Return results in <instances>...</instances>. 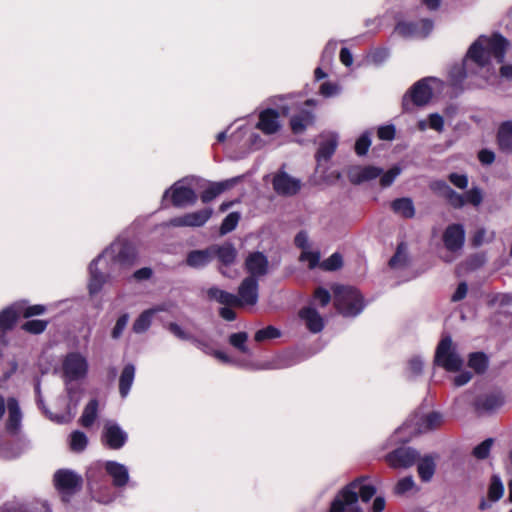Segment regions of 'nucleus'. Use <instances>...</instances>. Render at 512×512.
Listing matches in <instances>:
<instances>
[{
  "label": "nucleus",
  "instance_id": "nucleus-1",
  "mask_svg": "<svg viewBox=\"0 0 512 512\" xmlns=\"http://www.w3.org/2000/svg\"><path fill=\"white\" fill-rule=\"evenodd\" d=\"M509 42L500 34L479 36L469 47L461 64L454 65L449 78L454 86L470 76L488 79L495 73L492 60L503 63Z\"/></svg>",
  "mask_w": 512,
  "mask_h": 512
},
{
  "label": "nucleus",
  "instance_id": "nucleus-25",
  "mask_svg": "<svg viewBox=\"0 0 512 512\" xmlns=\"http://www.w3.org/2000/svg\"><path fill=\"white\" fill-rule=\"evenodd\" d=\"M313 123H314V115L306 109H302L298 114L294 115L290 120L291 130L295 134L303 133Z\"/></svg>",
  "mask_w": 512,
  "mask_h": 512
},
{
  "label": "nucleus",
  "instance_id": "nucleus-64",
  "mask_svg": "<svg viewBox=\"0 0 512 512\" xmlns=\"http://www.w3.org/2000/svg\"><path fill=\"white\" fill-rule=\"evenodd\" d=\"M295 245L302 250L310 248L308 234L305 231H300L295 236Z\"/></svg>",
  "mask_w": 512,
  "mask_h": 512
},
{
  "label": "nucleus",
  "instance_id": "nucleus-44",
  "mask_svg": "<svg viewBox=\"0 0 512 512\" xmlns=\"http://www.w3.org/2000/svg\"><path fill=\"white\" fill-rule=\"evenodd\" d=\"M239 219L240 216L238 213L233 212L228 214L221 224L220 234L225 235L234 230L238 224Z\"/></svg>",
  "mask_w": 512,
  "mask_h": 512
},
{
  "label": "nucleus",
  "instance_id": "nucleus-4",
  "mask_svg": "<svg viewBox=\"0 0 512 512\" xmlns=\"http://www.w3.org/2000/svg\"><path fill=\"white\" fill-rule=\"evenodd\" d=\"M444 83L435 77H426L417 81L404 95L402 105L404 110H410V102L417 106L427 104L434 93H440Z\"/></svg>",
  "mask_w": 512,
  "mask_h": 512
},
{
  "label": "nucleus",
  "instance_id": "nucleus-38",
  "mask_svg": "<svg viewBox=\"0 0 512 512\" xmlns=\"http://www.w3.org/2000/svg\"><path fill=\"white\" fill-rule=\"evenodd\" d=\"M504 494V485L501 478L498 475H492L489 488L488 497L491 501H498Z\"/></svg>",
  "mask_w": 512,
  "mask_h": 512
},
{
  "label": "nucleus",
  "instance_id": "nucleus-33",
  "mask_svg": "<svg viewBox=\"0 0 512 512\" xmlns=\"http://www.w3.org/2000/svg\"><path fill=\"white\" fill-rule=\"evenodd\" d=\"M443 423V417L438 412H431L424 417L421 418V422L419 423L418 432L426 433L428 431L434 430L441 426Z\"/></svg>",
  "mask_w": 512,
  "mask_h": 512
},
{
  "label": "nucleus",
  "instance_id": "nucleus-48",
  "mask_svg": "<svg viewBox=\"0 0 512 512\" xmlns=\"http://www.w3.org/2000/svg\"><path fill=\"white\" fill-rule=\"evenodd\" d=\"M300 260L302 262H307L309 268H314L319 263L320 253L318 251H312L310 248L302 250Z\"/></svg>",
  "mask_w": 512,
  "mask_h": 512
},
{
  "label": "nucleus",
  "instance_id": "nucleus-53",
  "mask_svg": "<svg viewBox=\"0 0 512 512\" xmlns=\"http://www.w3.org/2000/svg\"><path fill=\"white\" fill-rule=\"evenodd\" d=\"M331 300L330 293L324 288H317L314 292L312 305L326 306Z\"/></svg>",
  "mask_w": 512,
  "mask_h": 512
},
{
  "label": "nucleus",
  "instance_id": "nucleus-21",
  "mask_svg": "<svg viewBox=\"0 0 512 512\" xmlns=\"http://www.w3.org/2000/svg\"><path fill=\"white\" fill-rule=\"evenodd\" d=\"M299 317L304 321L311 333H319L324 328V319L313 306H307L300 310Z\"/></svg>",
  "mask_w": 512,
  "mask_h": 512
},
{
  "label": "nucleus",
  "instance_id": "nucleus-7",
  "mask_svg": "<svg viewBox=\"0 0 512 512\" xmlns=\"http://www.w3.org/2000/svg\"><path fill=\"white\" fill-rule=\"evenodd\" d=\"M89 371V363L85 355L80 352H70L62 360V374L67 384V392L72 398L68 383L84 379Z\"/></svg>",
  "mask_w": 512,
  "mask_h": 512
},
{
  "label": "nucleus",
  "instance_id": "nucleus-37",
  "mask_svg": "<svg viewBox=\"0 0 512 512\" xmlns=\"http://www.w3.org/2000/svg\"><path fill=\"white\" fill-rule=\"evenodd\" d=\"M408 263L407 247L404 243L398 245L396 253L389 261V266L393 269L404 268Z\"/></svg>",
  "mask_w": 512,
  "mask_h": 512
},
{
  "label": "nucleus",
  "instance_id": "nucleus-27",
  "mask_svg": "<svg viewBox=\"0 0 512 512\" xmlns=\"http://www.w3.org/2000/svg\"><path fill=\"white\" fill-rule=\"evenodd\" d=\"M392 211L403 218L411 219L415 216V207L411 198L402 197L391 202Z\"/></svg>",
  "mask_w": 512,
  "mask_h": 512
},
{
  "label": "nucleus",
  "instance_id": "nucleus-62",
  "mask_svg": "<svg viewBox=\"0 0 512 512\" xmlns=\"http://www.w3.org/2000/svg\"><path fill=\"white\" fill-rule=\"evenodd\" d=\"M450 182L460 189H465L468 186V178L464 174L451 173L449 175Z\"/></svg>",
  "mask_w": 512,
  "mask_h": 512
},
{
  "label": "nucleus",
  "instance_id": "nucleus-12",
  "mask_svg": "<svg viewBox=\"0 0 512 512\" xmlns=\"http://www.w3.org/2000/svg\"><path fill=\"white\" fill-rule=\"evenodd\" d=\"M238 307L254 306L258 301V280L246 277L238 288Z\"/></svg>",
  "mask_w": 512,
  "mask_h": 512
},
{
  "label": "nucleus",
  "instance_id": "nucleus-60",
  "mask_svg": "<svg viewBox=\"0 0 512 512\" xmlns=\"http://www.w3.org/2000/svg\"><path fill=\"white\" fill-rule=\"evenodd\" d=\"M389 57V51L387 49H376L370 55V61L374 64H381Z\"/></svg>",
  "mask_w": 512,
  "mask_h": 512
},
{
  "label": "nucleus",
  "instance_id": "nucleus-13",
  "mask_svg": "<svg viewBox=\"0 0 512 512\" xmlns=\"http://www.w3.org/2000/svg\"><path fill=\"white\" fill-rule=\"evenodd\" d=\"M419 458L418 452L411 447H400L386 456L387 463L392 468H408Z\"/></svg>",
  "mask_w": 512,
  "mask_h": 512
},
{
  "label": "nucleus",
  "instance_id": "nucleus-22",
  "mask_svg": "<svg viewBox=\"0 0 512 512\" xmlns=\"http://www.w3.org/2000/svg\"><path fill=\"white\" fill-rule=\"evenodd\" d=\"M213 260V250L210 247L202 250L190 251L186 258V264L194 269H201Z\"/></svg>",
  "mask_w": 512,
  "mask_h": 512
},
{
  "label": "nucleus",
  "instance_id": "nucleus-35",
  "mask_svg": "<svg viewBox=\"0 0 512 512\" xmlns=\"http://www.w3.org/2000/svg\"><path fill=\"white\" fill-rule=\"evenodd\" d=\"M503 404V398L497 394H490L480 397L476 402L478 410L493 411Z\"/></svg>",
  "mask_w": 512,
  "mask_h": 512
},
{
  "label": "nucleus",
  "instance_id": "nucleus-24",
  "mask_svg": "<svg viewBox=\"0 0 512 512\" xmlns=\"http://www.w3.org/2000/svg\"><path fill=\"white\" fill-rule=\"evenodd\" d=\"M211 248L213 250V259L217 257L219 262L224 266L232 264L236 259L237 251L230 243L211 245Z\"/></svg>",
  "mask_w": 512,
  "mask_h": 512
},
{
  "label": "nucleus",
  "instance_id": "nucleus-30",
  "mask_svg": "<svg viewBox=\"0 0 512 512\" xmlns=\"http://www.w3.org/2000/svg\"><path fill=\"white\" fill-rule=\"evenodd\" d=\"M135 378V366L127 364L120 375L119 379V393L122 398L128 396Z\"/></svg>",
  "mask_w": 512,
  "mask_h": 512
},
{
  "label": "nucleus",
  "instance_id": "nucleus-54",
  "mask_svg": "<svg viewBox=\"0 0 512 512\" xmlns=\"http://www.w3.org/2000/svg\"><path fill=\"white\" fill-rule=\"evenodd\" d=\"M466 203L472 204L477 207L481 204L483 200V194L480 188L473 187L469 191H467L464 195Z\"/></svg>",
  "mask_w": 512,
  "mask_h": 512
},
{
  "label": "nucleus",
  "instance_id": "nucleus-55",
  "mask_svg": "<svg viewBox=\"0 0 512 512\" xmlns=\"http://www.w3.org/2000/svg\"><path fill=\"white\" fill-rule=\"evenodd\" d=\"M342 265V257L338 253L332 254L329 258L321 263V267L327 271H333L340 268Z\"/></svg>",
  "mask_w": 512,
  "mask_h": 512
},
{
  "label": "nucleus",
  "instance_id": "nucleus-52",
  "mask_svg": "<svg viewBox=\"0 0 512 512\" xmlns=\"http://www.w3.org/2000/svg\"><path fill=\"white\" fill-rule=\"evenodd\" d=\"M443 198H445L454 208H461L466 204L464 195L457 193L452 188L449 189Z\"/></svg>",
  "mask_w": 512,
  "mask_h": 512
},
{
  "label": "nucleus",
  "instance_id": "nucleus-40",
  "mask_svg": "<svg viewBox=\"0 0 512 512\" xmlns=\"http://www.w3.org/2000/svg\"><path fill=\"white\" fill-rule=\"evenodd\" d=\"M247 339L248 334L246 332L233 333L229 336V343L240 352L250 354V350L246 345Z\"/></svg>",
  "mask_w": 512,
  "mask_h": 512
},
{
  "label": "nucleus",
  "instance_id": "nucleus-10",
  "mask_svg": "<svg viewBox=\"0 0 512 512\" xmlns=\"http://www.w3.org/2000/svg\"><path fill=\"white\" fill-rule=\"evenodd\" d=\"M5 408L8 411V419L6 423V429L11 434H16L22 422V412L18 401L15 398H9L5 402L4 398L0 395V419L2 418Z\"/></svg>",
  "mask_w": 512,
  "mask_h": 512
},
{
  "label": "nucleus",
  "instance_id": "nucleus-6",
  "mask_svg": "<svg viewBox=\"0 0 512 512\" xmlns=\"http://www.w3.org/2000/svg\"><path fill=\"white\" fill-rule=\"evenodd\" d=\"M334 304L343 316L355 317L364 308V302L359 291L349 286H336L334 288Z\"/></svg>",
  "mask_w": 512,
  "mask_h": 512
},
{
  "label": "nucleus",
  "instance_id": "nucleus-63",
  "mask_svg": "<svg viewBox=\"0 0 512 512\" xmlns=\"http://www.w3.org/2000/svg\"><path fill=\"white\" fill-rule=\"evenodd\" d=\"M450 188L444 181H435L431 184V189L441 197H444Z\"/></svg>",
  "mask_w": 512,
  "mask_h": 512
},
{
  "label": "nucleus",
  "instance_id": "nucleus-9",
  "mask_svg": "<svg viewBox=\"0 0 512 512\" xmlns=\"http://www.w3.org/2000/svg\"><path fill=\"white\" fill-rule=\"evenodd\" d=\"M171 196L172 204L175 207H186L194 205L197 200V195L194 190L186 186L184 180L174 183L169 189H167L163 195V199Z\"/></svg>",
  "mask_w": 512,
  "mask_h": 512
},
{
  "label": "nucleus",
  "instance_id": "nucleus-8",
  "mask_svg": "<svg viewBox=\"0 0 512 512\" xmlns=\"http://www.w3.org/2000/svg\"><path fill=\"white\" fill-rule=\"evenodd\" d=\"M56 489L62 495L64 501L81 488L82 479L71 470H59L54 475Z\"/></svg>",
  "mask_w": 512,
  "mask_h": 512
},
{
  "label": "nucleus",
  "instance_id": "nucleus-59",
  "mask_svg": "<svg viewBox=\"0 0 512 512\" xmlns=\"http://www.w3.org/2000/svg\"><path fill=\"white\" fill-rule=\"evenodd\" d=\"M320 93L325 97H332L340 93V87L331 82H324L320 86Z\"/></svg>",
  "mask_w": 512,
  "mask_h": 512
},
{
  "label": "nucleus",
  "instance_id": "nucleus-56",
  "mask_svg": "<svg viewBox=\"0 0 512 512\" xmlns=\"http://www.w3.org/2000/svg\"><path fill=\"white\" fill-rule=\"evenodd\" d=\"M167 329L177 338L181 340L191 341L192 336L186 332L180 325L175 322H171L167 325Z\"/></svg>",
  "mask_w": 512,
  "mask_h": 512
},
{
  "label": "nucleus",
  "instance_id": "nucleus-61",
  "mask_svg": "<svg viewBox=\"0 0 512 512\" xmlns=\"http://www.w3.org/2000/svg\"><path fill=\"white\" fill-rule=\"evenodd\" d=\"M429 127L433 130L441 132L444 128V119L438 113H433L429 115Z\"/></svg>",
  "mask_w": 512,
  "mask_h": 512
},
{
  "label": "nucleus",
  "instance_id": "nucleus-26",
  "mask_svg": "<svg viewBox=\"0 0 512 512\" xmlns=\"http://www.w3.org/2000/svg\"><path fill=\"white\" fill-rule=\"evenodd\" d=\"M382 169L375 166L356 167L351 170L350 177L353 183L372 180L382 174Z\"/></svg>",
  "mask_w": 512,
  "mask_h": 512
},
{
  "label": "nucleus",
  "instance_id": "nucleus-36",
  "mask_svg": "<svg viewBox=\"0 0 512 512\" xmlns=\"http://www.w3.org/2000/svg\"><path fill=\"white\" fill-rule=\"evenodd\" d=\"M97 410H98V401L96 399H92L88 402V404L85 406L83 413L80 417V422L84 427H90L96 417H97Z\"/></svg>",
  "mask_w": 512,
  "mask_h": 512
},
{
  "label": "nucleus",
  "instance_id": "nucleus-19",
  "mask_svg": "<svg viewBox=\"0 0 512 512\" xmlns=\"http://www.w3.org/2000/svg\"><path fill=\"white\" fill-rule=\"evenodd\" d=\"M256 127L267 135L276 133L281 127L278 112L270 108L261 111Z\"/></svg>",
  "mask_w": 512,
  "mask_h": 512
},
{
  "label": "nucleus",
  "instance_id": "nucleus-42",
  "mask_svg": "<svg viewBox=\"0 0 512 512\" xmlns=\"http://www.w3.org/2000/svg\"><path fill=\"white\" fill-rule=\"evenodd\" d=\"M281 336V332L274 326H267L255 333L254 339L257 342H263L269 339H275Z\"/></svg>",
  "mask_w": 512,
  "mask_h": 512
},
{
  "label": "nucleus",
  "instance_id": "nucleus-17",
  "mask_svg": "<svg viewBox=\"0 0 512 512\" xmlns=\"http://www.w3.org/2000/svg\"><path fill=\"white\" fill-rule=\"evenodd\" d=\"M274 190L281 195H293L300 189V181L286 172H280L273 179Z\"/></svg>",
  "mask_w": 512,
  "mask_h": 512
},
{
  "label": "nucleus",
  "instance_id": "nucleus-34",
  "mask_svg": "<svg viewBox=\"0 0 512 512\" xmlns=\"http://www.w3.org/2000/svg\"><path fill=\"white\" fill-rule=\"evenodd\" d=\"M435 467V460L432 456L421 458L417 467L420 478L425 482L430 481L435 473Z\"/></svg>",
  "mask_w": 512,
  "mask_h": 512
},
{
  "label": "nucleus",
  "instance_id": "nucleus-49",
  "mask_svg": "<svg viewBox=\"0 0 512 512\" xmlns=\"http://www.w3.org/2000/svg\"><path fill=\"white\" fill-rule=\"evenodd\" d=\"M414 486H415V482H414L413 477L407 476V477L400 479L397 482V484L394 488V492L397 495H403L406 492L412 490L414 488Z\"/></svg>",
  "mask_w": 512,
  "mask_h": 512
},
{
  "label": "nucleus",
  "instance_id": "nucleus-14",
  "mask_svg": "<svg viewBox=\"0 0 512 512\" xmlns=\"http://www.w3.org/2000/svg\"><path fill=\"white\" fill-rule=\"evenodd\" d=\"M433 24L428 19H422L418 22H400L395 31L404 37H426L432 30Z\"/></svg>",
  "mask_w": 512,
  "mask_h": 512
},
{
  "label": "nucleus",
  "instance_id": "nucleus-58",
  "mask_svg": "<svg viewBox=\"0 0 512 512\" xmlns=\"http://www.w3.org/2000/svg\"><path fill=\"white\" fill-rule=\"evenodd\" d=\"M396 129L394 125H385L378 128V137L381 140L391 141L394 139Z\"/></svg>",
  "mask_w": 512,
  "mask_h": 512
},
{
  "label": "nucleus",
  "instance_id": "nucleus-43",
  "mask_svg": "<svg viewBox=\"0 0 512 512\" xmlns=\"http://www.w3.org/2000/svg\"><path fill=\"white\" fill-rule=\"evenodd\" d=\"M88 439L81 431H74L70 436V447L73 451L80 452L87 446Z\"/></svg>",
  "mask_w": 512,
  "mask_h": 512
},
{
  "label": "nucleus",
  "instance_id": "nucleus-15",
  "mask_svg": "<svg viewBox=\"0 0 512 512\" xmlns=\"http://www.w3.org/2000/svg\"><path fill=\"white\" fill-rule=\"evenodd\" d=\"M103 439L110 448L119 449L126 443L127 434L117 423L107 421L104 426Z\"/></svg>",
  "mask_w": 512,
  "mask_h": 512
},
{
  "label": "nucleus",
  "instance_id": "nucleus-39",
  "mask_svg": "<svg viewBox=\"0 0 512 512\" xmlns=\"http://www.w3.org/2000/svg\"><path fill=\"white\" fill-rule=\"evenodd\" d=\"M18 316L19 313L14 309V307L4 309L0 313V330L5 331L10 329Z\"/></svg>",
  "mask_w": 512,
  "mask_h": 512
},
{
  "label": "nucleus",
  "instance_id": "nucleus-16",
  "mask_svg": "<svg viewBox=\"0 0 512 512\" xmlns=\"http://www.w3.org/2000/svg\"><path fill=\"white\" fill-rule=\"evenodd\" d=\"M465 231L462 225L453 224L446 228L443 241L447 250L451 252L459 251L464 244Z\"/></svg>",
  "mask_w": 512,
  "mask_h": 512
},
{
  "label": "nucleus",
  "instance_id": "nucleus-51",
  "mask_svg": "<svg viewBox=\"0 0 512 512\" xmlns=\"http://www.w3.org/2000/svg\"><path fill=\"white\" fill-rule=\"evenodd\" d=\"M371 145L370 134L363 133L355 143V151L359 156L365 155Z\"/></svg>",
  "mask_w": 512,
  "mask_h": 512
},
{
  "label": "nucleus",
  "instance_id": "nucleus-41",
  "mask_svg": "<svg viewBox=\"0 0 512 512\" xmlns=\"http://www.w3.org/2000/svg\"><path fill=\"white\" fill-rule=\"evenodd\" d=\"M468 364L470 368L481 373L487 368L488 359L484 353L476 352L470 355Z\"/></svg>",
  "mask_w": 512,
  "mask_h": 512
},
{
  "label": "nucleus",
  "instance_id": "nucleus-47",
  "mask_svg": "<svg viewBox=\"0 0 512 512\" xmlns=\"http://www.w3.org/2000/svg\"><path fill=\"white\" fill-rule=\"evenodd\" d=\"M492 444H493V439L488 438V439L484 440L482 443H480L473 449V455L477 459L487 458L490 453Z\"/></svg>",
  "mask_w": 512,
  "mask_h": 512
},
{
  "label": "nucleus",
  "instance_id": "nucleus-11",
  "mask_svg": "<svg viewBox=\"0 0 512 512\" xmlns=\"http://www.w3.org/2000/svg\"><path fill=\"white\" fill-rule=\"evenodd\" d=\"M212 213L211 208H205L172 218L168 225L174 227H201L210 219Z\"/></svg>",
  "mask_w": 512,
  "mask_h": 512
},
{
  "label": "nucleus",
  "instance_id": "nucleus-50",
  "mask_svg": "<svg viewBox=\"0 0 512 512\" xmlns=\"http://www.w3.org/2000/svg\"><path fill=\"white\" fill-rule=\"evenodd\" d=\"M23 329L32 334H40L42 333L46 327L47 322L44 320H29L23 324Z\"/></svg>",
  "mask_w": 512,
  "mask_h": 512
},
{
  "label": "nucleus",
  "instance_id": "nucleus-20",
  "mask_svg": "<svg viewBox=\"0 0 512 512\" xmlns=\"http://www.w3.org/2000/svg\"><path fill=\"white\" fill-rule=\"evenodd\" d=\"M106 473L111 477L112 483L115 487H123L129 481L128 468L116 461H107L104 465Z\"/></svg>",
  "mask_w": 512,
  "mask_h": 512
},
{
  "label": "nucleus",
  "instance_id": "nucleus-18",
  "mask_svg": "<svg viewBox=\"0 0 512 512\" xmlns=\"http://www.w3.org/2000/svg\"><path fill=\"white\" fill-rule=\"evenodd\" d=\"M268 259L261 252H254L248 255L245 261V267L250 274L249 277L257 279V277L264 276L268 272Z\"/></svg>",
  "mask_w": 512,
  "mask_h": 512
},
{
  "label": "nucleus",
  "instance_id": "nucleus-31",
  "mask_svg": "<svg viewBox=\"0 0 512 512\" xmlns=\"http://www.w3.org/2000/svg\"><path fill=\"white\" fill-rule=\"evenodd\" d=\"M337 147V137L334 134L328 135L323 142L320 143L316 158L318 163L328 161L334 154Z\"/></svg>",
  "mask_w": 512,
  "mask_h": 512
},
{
  "label": "nucleus",
  "instance_id": "nucleus-2",
  "mask_svg": "<svg viewBox=\"0 0 512 512\" xmlns=\"http://www.w3.org/2000/svg\"><path fill=\"white\" fill-rule=\"evenodd\" d=\"M136 259L134 247L122 240H116L89 265L88 290L90 295L99 293L107 280L121 274Z\"/></svg>",
  "mask_w": 512,
  "mask_h": 512
},
{
  "label": "nucleus",
  "instance_id": "nucleus-32",
  "mask_svg": "<svg viewBox=\"0 0 512 512\" xmlns=\"http://www.w3.org/2000/svg\"><path fill=\"white\" fill-rule=\"evenodd\" d=\"M207 295L210 299L215 300L222 305L238 307L236 295L221 290L217 287L208 289Z\"/></svg>",
  "mask_w": 512,
  "mask_h": 512
},
{
  "label": "nucleus",
  "instance_id": "nucleus-3",
  "mask_svg": "<svg viewBox=\"0 0 512 512\" xmlns=\"http://www.w3.org/2000/svg\"><path fill=\"white\" fill-rule=\"evenodd\" d=\"M376 493V488L371 484L362 483L356 479L345 486L331 503L330 512H363L358 506V498L368 502Z\"/></svg>",
  "mask_w": 512,
  "mask_h": 512
},
{
  "label": "nucleus",
  "instance_id": "nucleus-23",
  "mask_svg": "<svg viewBox=\"0 0 512 512\" xmlns=\"http://www.w3.org/2000/svg\"><path fill=\"white\" fill-rule=\"evenodd\" d=\"M497 143L501 151L512 152V120L504 121L499 125Z\"/></svg>",
  "mask_w": 512,
  "mask_h": 512
},
{
  "label": "nucleus",
  "instance_id": "nucleus-57",
  "mask_svg": "<svg viewBox=\"0 0 512 512\" xmlns=\"http://www.w3.org/2000/svg\"><path fill=\"white\" fill-rule=\"evenodd\" d=\"M296 362L292 360V356L290 354H284L280 356L277 361L266 368L270 369H284L294 365Z\"/></svg>",
  "mask_w": 512,
  "mask_h": 512
},
{
  "label": "nucleus",
  "instance_id": "nucleus-46",
  "mask_svg": "<svg viewBox=\"0 0 512 512\" xmlns=\"http://www.w3.org/2000/svg\"><path fill=\"white\" fill-rule=\"evenodd\" d=\"M401 168L398 166H394L389 169L387 172L381 174L380 176V185L383 188L389 187L395 181V179L400 175Z\"/></svg>",
  "mask_w": 512,
  "mask_h": 512
},
{
  "label": "nucleus",
  "instance_id": "nucleus-28",
  "mask_svg": "<svg viewBox=\"0 0 512 512\" xmlns=\"http://www.w3.org/2000/svg\"><path fill=\"white\" fill-rule=\"evenodd\" d=\"M164 311L163 307L151 308L143 311L134 321L132 329L136 334L146 332L152 323V319L157 312Z\"/></svg>",
  "mask_w": 512,
  "mask_h": 512
},
{
  "label": "nucleus",
  "instance_id": "nucleus-29",
  "mask_svg": "<svg viewBox=\"0 0 512 512\" xmlns=\"http://www.w3.org/2000/svg\"><path fill=\"white\" fill-rule=\"evenodd\" d=\"M235 179L226 180L223 182L210 183L208 187L201 194V201L203 203H209L218 195L223 193L225 190L232 187L235 183Z\"/></svg>",
  "mask_w": 512,
  "mask_h": 512
},
{
  "label": "nucleus",
  "instance_id": "nucleus-5",
  "mask_svg": "<svg viewBox=\"0 0 512 512\" xmlns=\"http://www.w3.org/2000/svg\"><path fill=\"white\" fill-rule=\"evenodd\" d=\"M434 364L448 372H457L464 365V359L458 345L450 336H444L438 343L434 356Z\"/></svg>",
  "mask_w": 512,
  "mask_h": 512
},
{
  "label": "nucleus",
  "instance_id": "nucleus-45",
  "mask_svg": "<svg viewBox=\"0 0 512 512\" xmlns=\"http://www.w3.org/2000/svg\"><path fill=\"white\" fill-rule=\"evenodd\" d=\"M128 322H129V315L127 313H124L121 316H119L114 327L111 330L112 339L118 340L122 336L124 330L127 327Z\"/></svg>",
  "mask_w": 512,
  "mask_h": 512
}]
</instances>
